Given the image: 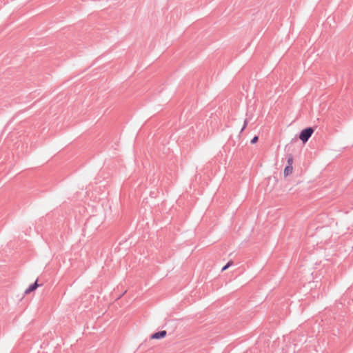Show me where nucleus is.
<instances>
[{
  "mask_svg": "<svg viewBox=\"0 0 353 353\" xmlns=\"http://www.w3.org/2000/svg\"><path fill=\"white\" fill-rule=\"evenodd\" d=\"M313 133V129L311 128H306L301 131L299 139L303 141V143H305L307 141L308 139L312 136Z\"/></svg>",
  "mask_w": 353,
  "mask_h": 353,
  "instance_id": "f257e3e1",
  "label": "nucleus"
},
{
  "mask_svg": "<svg viewBox=\"0 0 353 353\" xmlns=\"http://www.w3.org/2000/svg\"><path fill=\"white\" fill-rule=\"evenodd\" d=\"M258 141V137L255 136L253 137V139L251 140V143L254 144Z\"/></svg>",
  "mask_w": 353,
  "mask_h": 353,
  "instance_id": "0eeeda50",
  "label": "nucleus"
},
{
  "mask_svg": "<svg viewBox=\"0 0 353 353\" xmlns=\"http://www.w3.org/2000/svg\"><path fill=\"white\" fill-rule=\"evenodd\" d=\"M293 172V166L292 165H287L283 171V174L285 177H287L292 174Z\"/></svg>",
  "mask_w": 353,
  "mask_h": 353,
  "instance_id": "7ed1b4c3",
  "label": "nucleus"
},
{
  "mask_svg": "<svg viewBox=\"0 0 353 353\" xmlns=\"http://www.w3.org/2000/svg\"><path fill=\"white\" fill-rule=\"evenodd\" d=\"M232 264V261H229L223 268L222 271L226 270L230 266H231Z\"/></svg>",
  "mask_w": 353,
  "mask_h": 353,
  "instance_id": "39448f33",
  "label": "nucleus"
},
{
  "mask_svg": "<svg viewBox=\"0 0 353 353\" xmlns=\"http://www.w3.org/2000/svg\"><path fill=\"white\" fill-rule=\"evenodd\" d=\"M292 163H293V158L292 157H290L288 158V165H292Z\"/></svg>",
  "mask_w": 353,
  "mask_h": 353,
  "instance_id": "423d86ee",
  "label": "nucleus"
},
{
  "mask_svg": "<svg viewBox=\"0 0 353 353\" xmlns=\"http://www.w3.org/2000/svg\"><path fill=\"white\" fill-rule=\"evenodd\" d=\"M38 287L39 285L37 283V281H36V282L34 284L31 285L30 286H29L28 289L26 290L25 294H27L30 293L31 292L35 290Z\"/></svg>",
  "mask_w": 353,
  "mask_h": 353,
  "instance_id": "20e7f679",
  "label": "nucleus"
},
{
  "mask_svg": "<svg viewBox=\"0 0 353 353\" xmlns=\"http://www.w3.org/2000/svg\"><path fill=\"white\" fill-rule=\"evenodd\" d=\"M167 334L166 331L163 330L161 332H156L151 336L152 339H159L164 338Z\"/></svg>",
  "mask_w": 353,
  "mask_h": 353,
  "instance_id": "f03ea898",
  "label": "nucleus"
},
{
  "mask_svg": "<svg viewBox=\"0 0 353 353\" xmlns=\"http://www.w3.org/2000/svg\"><path fill=\"white\" fill-rule=\"evenodd\" d=\"M247 123H248V122H247V121L245 120V123H244V125H243V128H242V130H243L246 128Z\"/></svg>",
  "mask_w": 353,
  "mask_h": 353,
  "instance_id": "6e6552de",
  "label": "nucleus"
}]
</instances>
